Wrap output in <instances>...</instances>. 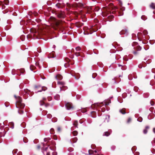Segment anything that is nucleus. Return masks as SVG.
I'll return each instance as SVG.
<instances>
[{
  "instance_id": "obj_1",
  "label": "nucleus",
  "mask_w": 155,
  "mask_h": 155,
  "mask_svg": "<svg viewBox=\"0 0 155 155\" xmlns=\"http://www.w3.org/2000/svg\"><path fill=\"white\" fill-rule=\"evenodd\" d=\"M15 97L17 100L16 104V107L18 108H23L25 106V105L22 103L21 98L19 96L16 97L15 96Z\"/></svg>"
},
{
  "instance_id": "obj_2",
  "label": "nucleus",
  "mask_w": 155,
  "mask_h": 155,
  "mask_svg": "<svg viewBox=\"0 0 155 155\" xmlns=\"http://www.w3.org/2000/svg\"><path fill=\"white\" fill-rule=\"evenodd\" d=\"M46 89L47 88L45 87H41L40 86H36L35 87V92L37 93L41 91L42 90L45 91Z\"/></svg>"
},
{
  "instance_id": "obj_3",
  "label": "nucleus",
  "mask_w": 155,
  "mask_h": 155,
  "mask_svg": "<svg viewBox=\"0 0 155 155\" xmlns=\"http://www.w3.org/2000/svg\"><path fill=\"white\" fill-rule=\"evenodd\" d=\"M9 3V1L8 0H4L3 1H0V5H1L2 9H4L5 8V6L4 4L7 5Z\"/></svg>"
},
{
  "instance_id": "obj_4",
  "label": "nucleus",
  "mask_w": 155,
  "mask_h": 155,
  "mask_svg": "<svg viewBox=\"0 0 155 155\" xmlns=\"http://www.w3.org/2000/svg\"><path fill=\"white\" fill-rule=\"evenodd\" d=\"M50 20L53 23L55 24L57 27H58L60 24V22L57 21L55 18L54 17H50Z\"/></svg>"
},
{
  "instance_id": "obj_5",
  "label": "nucleus",
  "mask_w": 155,
  "mask_h": 155,
  "mask_svg": "<svg viewBox=\"0 0 155 155\" xmlns=\"http://www.w3.org/2000/svg\"><path fill=\"white\" fill-rule=\"evenodd\" d=\"M65 106L67 109L68 110L72 109L74 108L73 106L72 103L70 102H68L65 103Z\"/></svg>"
},
{
  "instance_id": "obj_6",
  "label": "nucleus",
  "mask_w": 155,
  "mask_h": 155,
  "mask_svg": "<svg viewBox=\"0 0 155 155\" xmlns=\"http://www.w3.org/2000/svg\"><path fill=\"white\" fill-rule=\"evenodd\" d=\"M102 104V103H97L95 105V106H96L97 108L98 107H100V109H98L99 110H101V111L102 112H104L105 111V109L104 107L102 108H101V107L102 106H101V105Z\"/></svg>"
},
{
  "instance_id": "obj_7",
  "label": "nucleus",
  "mask_w": 155,
  "mask_h": 155,
  "mask_svg": "<svg viewBox=\"0 0 155 155\" xmlns=\"http://www.w3.org/2000/svg\"><path fill=\"white\" fill-rule=\"evenodd\" d=\"M120 35L123 34L127 35L128 34V31L127 29L123 30L120 32Z\"/></svg>"
},
{
  "instance_id": "obj_8",
  "label": "nucleus",
  "mask_w": 155,
  "mask_h": 155,
  "mask_svg": "<svg viewBox=\"0 0 155 155\" xmlns=\"http://www.w3.org/2000/svg\"><path fill=\"white\" fill-rule=\"evenodd\" d=\"M58 85H61L62 86V87H60V88L61 90H62L63 89V88L64 87L63 86L64 85V83L62 81H58Z\"/></svg>"
},
{
  "instance_id": "obj_9",
  "label": "nucleus",
  "mask_w": 155,
  "mask_h": 155,
  "mask_svg": "<svg viewBox=\"0 0 155 155\" xmlns=\"http://www.w3.org/2000/svg\"><path fill=\"white\" fill-rule=\"evenodd\" d=\"M58 16L60 18H64L65 17V15L63 12H60L58 14Z\"/></svg>"
},
{
  "instance_id": "obj_10",
  "label": "nucleus",
  "mask_w": 155,
  "mask_h": 155,
  "mask_svg": "<svg viewBox=\"0 0 155 155\" xmlns=\"http://www.w3.org/2000/svg\"><path fill=\"white\" fill-rule=\"evenodd\" d=\"M55 78L58 80H61L62 79V76L60 74H58L55 76Z\"/></svg>"
},
{
  "instance_id": "obj_11",
  "label": "nucleus",
  "mask_w": 155,
  "mask_h": 155,
  "mask_svg": "<svg viewBox=\"0 0 155 155\" xmlns=\"http://www.w3.org/2000/svg\"><path fill=\"white\" fill-rule=\"evenodd\" d=\"M48 147H46L45 148V151H44V153H46V155H50V152L48 151Z\"/></svg>"
},
{
  "instance_id": "obj_12",
  "label": "nucleus",
  "mask_w": 155,
  "mask_h": 155,
  "mask_svg": "<svg viewBox=\"0 0 155 155\" xmlns=\"http://www.w3.org/2000/svg\"><path fill=\"white\" fill-rule=\"evenodd\" d=\"M56 6L58 8H60L63 6V5L61 3H58L56 5Z\"/></svg>"
},
{
  "instance_id": "obj_13",
  "label": "nucleus",
  "mask_w": 155,
  "mask_h": 155,
  "mask_svg": "<svg viewBox=\"0 0 155 155\" xmlns=\"http://www.w3.org/2000/svg\"><path fill=\"white\" fill-rule=\"evenodd\" d=\"M97 152V151L96 150H95L94 151L91 150H89V154H94L95 153H96Z\"/></svg>"
},
{
  "instance_id": "obj_14",
  "label": "nucleus",
  "mask_w": 155,
  "mask_h": 155,
  "mask_svg": "<svg viewBox=\"0 0 155 155\" xmlns=\"http://www.w3.org/2000/svg\"><path fill=\"white\" fill-rule=\"evenodd\" d=\"M8 125L11 126V128L13 129L14 128V124L13 122H10L9 123Z\"/></svg>"
},
{
  "instance_id": "obj_15",
  "label": "nucleus",
  "mask_w": 155,
  "mask_h": 155,
  "mask_svg": "<svg viewBox=\"0 0 155 155\" xmlns=\"http://www.w3.org/2000/svg\"><path fill=\"white\" fill-rule=\"evenodd\" d=\"M77 6H78V7H81V8H84L85 7L84 5L83 4H81V3H78L77 5Z\"/></svg>"
},
{
  "instance_id": "obj_16",
  "label": "nucleus",
  "mask_w": 155,
  "mask_h": 155,
  "mask_svg": "<svg viewBox=\"0 0 155 155\" xmlns=\"http://www.w3.org/2000/svg\"><path fill=\"white\" fill-rule=\"evenodd\" d=\"M120 112L123 114H124L126 113L124 109H123L121 110H119Z\"/></svg>"
},
{
  "instance_id": "obj_17",
  "label": "nucleus",
  "mask_w": 155,
  "mask_h": 155,
  "mask_svg": "<svg viewBox=\"0 0 155 155\" xmlns=\"http://www.w3.org/2000/svg\"><path fill=\"white\" fill-rule=\"evenodd\" d=\"M150 7L153 9H155V4L154 3H152L150 5Z\"/></svg>"
},
{
  "instance_id": "obj_18",
  "label": "nucleus",
  "mask_w": 155,
  "mask_h": 155,
  "mask_svg": "<svg viewBox=\"0 0 155 155\" xmlns=\"http://www.w3.org/2000/svg\"><path fill=\"white\" fill-rule=\"evenodd\" d=\"M110 134L109 132H106L104 133V134H103V135L105 136H108L109 135H110Z\"/></svg>"
},
{
  "instance_id": "obj_19",
  "label": "nucleus",
  "mask_w": 155,
  "mask_h": 155,
  "mask_svg": "<svg viewBox=\"0 0 155 155\" xmlns=\"http://www.w3.org/2000/svg\"><path fill=\"white\" fill-rule=\"evenodd\" d=\"M141 18L143 20H145L147 19V17L144 15L142 16L141 17Z\"/></svg>"
},
{
  "instance_id": "obj_20",
  "label": "nucleus",
  "mask_w": 155,
  "mask_h": 155,
  "mask_svg": "<svg viewBox=\"0 0 155 155\" xmlns=\"http://www.w3.org/2000/svg\"><path fill=\"white\" fill-rule=\"evenodd\" d=\"M54 98L56 100H58L59 99L60 96L59 95H57L54 96Z\"/></svg>"
},
{
  "instance_id": "obj_21",
  "label": "nucleus",
  "mask_w": 155,
  "mask_h": 155,
  "mask_svg": "<svg viewBox=\"0 0 155 155\" xmlns=\"http://www.w3.org/2000/svg\"><path fill=\"white\" fill-rule=\"evenodd\" d=\"M72 133L73 135L74 136L77 135L78 134V132L76 131H74Z\"/></svg>"
},
{
  "instance_id": "obj_22",
  "label": "nucleus",
  "mask_w": 155,
  "mask_h": 155,
  "mask_svg": "<svg viewBox=\"0 0 155 155\" xmlns=\"http://www.w3.org/2000/svg\"><path fill=\"white\" fill-rule=\"evenodd\" d=\"M73 125L75 126L76 127H78V122L77 121H75L73 123Z\"/></svg>"
},
{
  "instance_id": "obj_23",
  "label": "nucleus",
  "mask_w": 155,
  "mask_h": 155,
  "mask_svg": "<svg viewBox=\"0 0 155 155\" xmlns=\"http://www.w3.org/2000/svg\"><path fill=\"white\" fill-rule=\"evenodd\" d=\"M19 71L21 73L23 74L25 72V70L24 69H21L19 70L18 71Z\"/></svg>"
},
{
  "instance_id": "obj_24",
  "label": "nucleus",
  "mask_w": 155,
  "mask_h": 155,
  "mask_svg": "<svg viewBox=\"0 0 155 155\" xmlns=\"http://www.w3.org/2000/svg\"><path fill=\"white\" fill-rule=\"evenodd\" d=\"M50 133L51 134H54V130L53 128H51L50 130Z\"/></svg>"
},
{
  "instance_id": "obj_25",
  "label": "nucleus",
  "mask_w": 155,
  "mask_h": 155,
  "mask_svg": "<svg viewBox=\"0 0 155 155\" xmlns=\"http://www.w3.org/2000/svg\"><path fill=\"white\" fill-rule=\"evenodd\" d=\"M137 49L138 51H140L141 50V48L140 46L138 45L137 47Z\"/></svg>"
},
{
  "instance_id": "obj_26",
  "label": "nucleus",
  "mask_w": 155,
  "mask_h": 155,
  "mask_svg": "<svg viewBox=\"0 0 155 155\" xmlns=\"http://www.w3.org/2000/svg\"><path fill=\"white\" fill-rule=\"evenodd\" d=\"M24 91H25V93H28V94H29V93L30 91L29 90H28L27 89H25L24 90Z\"/></svg>"
},
{
  "instance_id": "obj_27",
  "label": "nucleus",
  "mask_w": 155,
  "mask_h": 155,
  "mask_svg": "<svg viewBox=\"0 0 155 155\" xmlns=\"http://www.w3.org/2000/svg\"><path fill=\"white\" fill-rule=\"evenodd\" d=\"M77 140V139L76 137L74 138L73 140V141L74 143L76 142Z\"/></svg>"
},
{
  "instance_id": "obj_28",
  "label": "nucleus",
  "mask_w": 155,
  "mask_h": 155,
  "mask_svg": "<svg viewBox=\"0 0 155 155\" xmlns=\"http://www.w3.org/2000/svg\"><path fill=\"white\" fill-rule=\"evenodd\" d=\"M76 50L77 51H79L81 50V48L79 47H78L76 48Z\"/></svg>"
},
{
  "instance_id": "obj_29",
  "label": "nucleus",
  "mask_w": 155,
  "mask_h": 155,
  "mask_svg": "<svg viewBox=\"0 0 155 155\" xmlns=\"http://www.w3.org/2000/svg\"><path fill=\"white\" fill-rule=\"evenodd\" d=\"M40 104L41 105H44L45 104L44 102L43 101H41L40 102Z\"/></svg>"
},
{
  "instance_id": "obj_30",
  "label": "nucleus",
  "mask_w": 155,
  "mask_h": 155,
  "mask_svg": "<svg viewBox=\"0 0 155 155\" xmlns=\"http://www.w3.org/2000/svg\"><path fill=\"white\" fill-rule=\"evenodd\" d=\"M47 117L48 118H50L51 117L52 115L50 114H48L47 115Z\"/></svg>"
},
{
  "instance_id": "obj_31",
  "label": "nucleus",
  "mask_w": 155,
  "mask_h": 155,
  "mask_svg": "<svg viewBox=\"0 0 155 155\" xmlns=\"http://www.w3.org/2000/svg\"><path fill=\"white\" fill-rule=\"evenodd\" d=\"M35 68V67L34 66H30V69L31 70V71H32Z\"/></svg>"
},
{
  "instance_id": "obj_32",
  "label": "nucleus",
  "mask_w": 155,
  "mask_h": 155,
  "mask_svg": "<svg viewBox=\"0 0 155 155\" xmlns=\"http://www.w3.org/2000/svg\"><path fill=\"white\" fill-rule=\"evenodd\" d=\"M97 75V74L96 73L93 74L92 75V77L93 78H95L96 76Z\"/></svg>"
},
{
  "instance_id": "obj_33",
  "label": "nucleus",
  "mask_w": 155,
  "mask_h": 155,
  "mask_svg": "<svg viewBox=\"0 0 155 155\" xmlns=\"http://www.w3.org/2000/svg\"><path fill=\"white\" fill-rule=\"evenodd\" d=\"M117 1L119 2V3L120 4V6H121L122 5V2L120 0H117Z\"/></svg>"
},
{
  "instance_id": "obj_34",
  "label": "nucleus",
  "mask_w": 155,
  "mask_h": 155,
  "mask_svg": "<svg viewBox=\"0 0 155 155\" xmlns=\"http://www.w3.org/2000/svg\"><path fill=\"white\" fill-rule=\"evenodd\" d=\"M5 134L2 132L0 133V137L4 136Z\"/></svg>"
},
{
  "instance_id": "obj_35",
  "label": "nucleus",
  "mask_w": 155,
  "mask_h": 155,
  "mask_svg": "<svg viewBox=\"0 0 155 155\" xmlns=\"http://www.w3.org/2000/svg\"><path fill=\"white\" fill-rule=\"evenodd\" d=\"M142 118H139L137 119V120L138 121L140 122H141L142 121Z\"/></svg>"
},
{
  "instance_id": "obj_36",
  "label": "nucleus",
  "mask_w": 155,
  "mask_h": 155,
  "mask_svg": "<svg viewBox=\"0 0 155 155\" xmlns=\"http://www.w3.org/2000/svg\"><path fill=\"white\" fill-rule=\"evenodd\" d=\"M75 55L77 56H80V53L79 52V53H75Z\"/></svg>"
},
{
  "instance_id": "obj_37",
  "label": "nucleus",
  "mask_w": 155,
  "mask_h": 155,
  "mask_svg": "<svg viewBox=\"0 0 155 155\" xmlns=\"http://www.w3.org/2000/svg\"><path fill=\"white\" fill-rule=\"evenodd\" d=\"M143 132L144 134H146L147 133V129H144L143 130Z\"/></svg>"
},
{
  "instance_id": "obj_38",
  "label": "nucleus",
  "mask_w": 155,
  "mask_h": 155,
  "mask_svg": "<svg viewBox=\"0 0 155 155\" xmlns=\"http://www.w3.org/2000/svg\"><path fill=\"white\" fill-rule=\"evenodd\" d=\"M52 155H57V153L55 152H53L52 153Z\"/></svg>"
},
{
  "instance_id": "obj_39",
  "label": "nucleus",
  "mask_w": 155,
  "mask_h": 155,
  "mask_svg": "<svg viewBox=\"0 0 155 155\" xmlns=\"http://www.w3.org/2000/svg\"><path fill=\"white\" fill-rule=\"evenodd\" d=\"M131 118H129L128 119V120H127V122L128 123H130V122L131 121Z\"/></svg>"
},
{
  "instance_id": "obj_40",
  "label": "nucleus",
  "mask_w": 155,
  "mask_h": 155,
  "mask_svg": "<svg viewBox=\"0 0 155 155\" xmlns=\"http://www.w3.org/2000/svg\"><path fill=\"white\" fill-rule=\"evenodd\" d=\"M69 66L68 64H65L64 66L65 68H67Z\"/></svg>"
},
{
  "instance_id": "obj_41",
  "label": "nucleus",
  "mask_w": 155,
  "mask_h": 155,
  "mask_svg": "<svg viewBox=\"0 0 155 155\" xmlns=\"http://www.w3.org/2000/svg\"><path fill=\"white\" fill-rule=\"evenodd\" d=\"M21 112H19V111H18V113L19 114H22L23 113V111L22 110H21Z\"/></svg>"
},
{
  "instance_id": "obj_42",
  "label": "nucleus",
  "mask_w": 155,
  "mask_h": 155,
  "mask_svg": "<svg viewBox=\"0 0 155 155\" xmlns=\"http://www.w3.org/2000/svg\"><path fill=\"white\" fill-rule=\"evenodd\" d=\"M150 104L151 105H153L154 104V103L152 101H150Z\"/></svg>"
},
{
  "instance_id": "obj_43",
  "label": "nucleus",
  "mask_w": 155,
  "mask_h": 155,
  "mask_svg": "<svg viewBox=\"0 0 155 155\" xmlns=\"http://www.w3.org/2000/svg\"><path fill=\"white\" fill-rule=\"evenodd\" d=\"M57 130H58V132H60V130H61V129H60V127H58V129H57Z\"/></svg>"
},
{
  "instance_id": "obj_44",
  "label": "nucleus",
  "mask_w": 155,
  "mask_h": 155,
  "mask_svg": "<svg viewBox=\"0 0 155 155\" xmlns=\"http://www.w3.org/2000/svg\"><path fill=\"white\" fill-rule=\"evenodd\" d=\"M123 59H124V60L126 61L128 60V59H126V58H125V57H124L123 58Z\"/></svg>"
},
{
  "instance_id": "obj_45",
  "label": "nucleus",
  "mask_w": 155,
  "mask_h": 155,
  "mask_svg": "<svg viewBox=\"0 0 155 155\" xmlns=\"http://www.w3.org/2000/svg\"><path fill=\"white\" fill-rule=\"evenodd\" d=\"M105 103V105H107L108 104H109L110 103V102H109V103H107V102H106V103Z\"/></svg>"
},
{
  "instance_id": "obj_46",
  "label": "nucleus",
  "mask_w": 155,
  "mask_h": 155,
  "mask_svg": "<svg viewBox=\"0 0 155 155\" xmlns=\"http://www.w3.org/2000/svg\"><path fill=\"white\" fill-rule=\"evenodd\" d=\"M133 53L134 54H137V51H134L133 52Z\"/></svg>"
},
{
  "instance_id": "obj_47",
  "label": "nucleus",
  "mask_w": 155,
  "mask_h": 155,
  "mask_svg": "<svg viewBox=\"0 0 155 155\" xmlns=\"http://www.w3.org/2000/svg\"><path fill=\"white\" fill-rule=\"evenodd\" d=\"M17 153V151H15V150H14L13 151V153Z\"/></svg>"
},
{
  "instance_id": "obj_48",
  "label": "nucleus",
  "mask_w": 155,
  "mask_h": 155,
  "mask_svg": "<svg viewBox=\"0 0 155 155\" xmlns=\"http://www.w3.org/2000/svg\"><path fill=\"white\" fill-rule=\"evenodd\" d=\"M153 132L155 134V128H154L153 129Z\"/></svg>"
},
{
  "instance_id": "obj_49",
  "label": "nucleus",
  "mask_w": 155,
  "mask_h": 155,
  "mask_svg": "<svg viewBox=\"0 0 155 155\" xmlns=\"http://www.w3.org/2000/svg\"><path fill=\"white\" fill-rule=\"evenodd\" d=\"M14 70H12V74L13 75H14V74H14V73H13V72H14Z\"/></svg>"
},
{
  "instance_id": "obj_50",
  "label": "nucleus",
  "mask_w": 155,
  "mask_h": 155,
  "mask_svg": "<svg viewBox=\"0 0 155 155\" xmlns=\"http://www.w3.org/2000/svg\"><path fill=\"white\" fill-rule=\"evenodd\" d=\"M51 100V97H49L48 98V100L49 101H50Z\"/></svg>"
},
{
  "instance_id": "obj_51",
  "label": "nucleus",
  "mask_w": 155,
  "mask_h": 155,
  "mask_svg": "<svg viewBox=\"0 0 155 155\" xmlns=\"http://www.w3.org/2000/svg\"><path fill=\"white\" fill-rule=\"evenodd\" d=\"M66 61H67V62H68V61H69V59L68 58H66Z\"/></svg>"
},
{
  "instance_id": "obj_52",
  "label": "nucleus",
  "mask_w": 155,
  "mask_h": 155,
  "mask_svg": "<svg viewBox=\"0 0 155 155\" xmlns=\"http://www.w3.org/2000/svg\"><path fill=\"white\" fill-rule=\"evenodd\" d=\"M36 65L37 66H38L39 65V64H38V63H36Z\"/></svg>"
},
{
  "instance_id": "obj_53",
  "label": "nucleus",
  "mask_w": 155,
  "mask_h": 155,
  "mask_svg": "<svg viewBox=\"0 0 155 155\" xmlns=\"http://www.w3.org/2000/svg\"><path fill=\"white\" fill-rule=\"evenodd\" d=\"M51 120H52V121H53V122H55V121H56V120H55V121H54L53 120V119H52Z\"/></svg>"
},
{
  "instance_id": "obj_54",
  "label": "nucleus",
  "mask_w": 155,
  "mask_h": 155,
  "mask_svg": "<svg viewBox=\"0 0 155 155\" xmlns=\"http://www.w3.org/2000/svg\"><path fill=\"white\" fill-rule=\"evenodd\" d=\"M138 66H139V67L140 68H142V67H141V65H139Z\"/></svg>"
},
{
  "instance_id": "obj_55",
  "label": "nucleus",
  "mask_w": 155,
  "mask_h": 155,
  "mask_svg": "<svg viewBox=\"0 0 155 155\" xmlns=\"http://www.w3.org/2000/svg\"><path fill=\"white\" fill-rule=\"evenodd\" d=\"M46 99L44 97L43 98V100H45Z\"/></svg>"
},
{
  "instance_id": "obj_56",
  "label": "nucleus",
  "mask_w": 155,
  "mask_h": 155,
  "mask_svg": "<svg viewBox=\"0 0 155 155\" xmlns=\"http://www.w3.org/2000/svg\"><path fill=\"white\" fill-rule=\"evenodd\" d=\"M38 149H39V148H40V146H38Z\"/></svg>"
},
{
  "instance_id": "obj_57",
  "label": "nucleus",
  "mask_w": 155,
  "mask_h": 155,
  "mask_svg": "<svg viewBox=\"0 0 155 155\" xmlns=\"http://www.w3.org/2000/svg\"><path fill=\"white\" fill-rule=\"evenodd\" d=\"M149 128V127H148V126H147V127H146V129H147V128L148 129Z\"/></svg>"
},
{
  "instance_id": "obj_58",
  "label": "nucleus",
  "mask_w": 155,
  "mask_h": 155,
  "mask_svg": "<svg viewBox=\"0 0 155 155\" xmlns=\"http://www.w3.org/2000/svg\"><path fill=\"white\" fill-rule=\"evenodd\" d=\"M3 12L4 13H6V12H5L4 11H3Z\"/></svg>"
},
{
  "instance_id": "obj_59",
  "label": "nucleus",
  "mask_w": 155,
  "mask_h": 155,
  "mask_svg": "<svg viewBox=\"0 0 155 155\" xmlns=\"http://www.w3.org/2000/svg\"><path fill=\"white\" fill-rule=\"evenodd\" d=\"M112 18H114V16H112L111 17Z\"/></svg>"
},
{
  "instance_id": "obj_60",
  "label": "nucleus",
  "mask_w": 155,
  "mask_h": 155,
  "mask_svg": "<svg viewBox=\"0 0 155 155\" xmlns=\"http://www.w3.org/2000/svg\"><path fill=\"white\" fill-rule=\"evenodd\" d=\"M45 106H46V107L47 106V105H46V104H45Z\"/></svg>"
},
{
  "instance_id": "obj_61",
  "label": "nucleus",
  "mask_w": 155,
  "mask_h": 155,
  "mask_svg": "<svg viewBox=\"0 0 155 155\" xmlns=\"http://www.w3.org/2000/svg\"><path fill=\"white\" fill-rule=\"evenodd\" d=\"M3 125H5L4 123V122L3 123Z\"/></svg>"
},
{
  "instance_id": "obj_62",
  "label": "nucleus",
  "mask_w": 155,
  "mask_h": 155,
  "mask_svg": "<svg viewBox=\"0 0 155 155\" xmlns=\"http://www.w3.org/2000/svg\"><path fill=\"white\" fill-rule=\"evenodd\" d=\"M121 66V65H119V67H120V66Z\"/></svg>"
},
{
  "instance_id": "obj_63",
  "label": "nucleus",
  "mask_w": 155,
  "mask_h": 155,
  "mask_svg": "<svg viewBox=\"0 0 155 155\" xmlns=\"http://www.w3.org/2000/svg\"><path fill=\"white\" fill-rule=\"evenodd\" d=\"M92 117H95V116H92Z\"/></svg>"
},
{
  "instance_id": "obj_64",
  "label": "nucleus",
  "mask_w": 155,
  "mask_h": 155,
  "mask_svg": "<svg viewBox=\"0 0 155 155\" xmlns=\"http://www.w3.org/2000/svg\"><path fill=\"white\" fill-rule=\"evenodd\" d=\"M96 0H92L93 1H95Z\"/></svg>"
}]
</instances>
